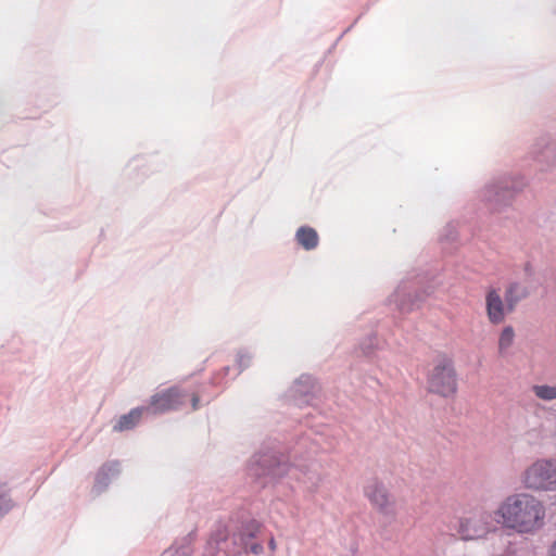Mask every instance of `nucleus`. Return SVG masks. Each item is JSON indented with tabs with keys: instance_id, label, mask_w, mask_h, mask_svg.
<instances>
[{
	"instance_id": "nucleus-1",
	"label": "nucleus",
	"mask_w": 556,
	"mask_h": 556,
	"mask_svg": "<svg viewBox=\"0 0 556 556\" xmlns=\"http://www.w3.org/2000/svg\"><path fill=\"white\" fill-rule=\"evenodd\" d=\"M496 522L519 534H531L543 528L546 509L541 500L526 492L506 496L494 511Z\"/></svg>"
},
{
	"instance_id": "nucleus-2",
	"label": "nucleus",
	"mask_w": 556,
	"mask_h": 556,
	"mask_svg": "<svg viewBox=\"0 0 556 556\" xmlns=\"http://www.w3.org/2000/svg\"><path fill=\"white\" fill-rule=\"evenodd\" d=\"M527 186V179L519 173H505L491 178L479 190L480 201L491 210L501 212L511 205L514 199Z\"/></svg>"
},
{
	"instance_id": "nucleus-3",
	"label": "nucleus",
	"mask_w": 556,
	"mask_h": 556,
	"mask_svg": "<svg viewBox=\"0 0 556 556\" xmlns=\"http://www.w3.org/2000/svg\"><path fill=\"white\" fill-rule=\"evenodd\" d=\"M261 530V525L256 520H249L243 523L237 533L232 534V544L235 548H225L228 554L237 555L241 552H250L254 555H261L264 552V546L261 543L251 542ZM227 530L219 527L211 536L208 547L212 552L224 549L223 544L227 540Z\"/></svg>"
},
{
	"instance_id": "nucleus-4",
	"label": "nucleus",
	"mask_w": 556,
	"mask_h": 556,
	"mask_svg": "<svg viewBox=\"0 0 556 556\" xmlns=\"http://www.w3.org/2000/svg\"><path fill=\"white\" fill-rule=\"evenodd\" d=\"M526 489L532 491L556 490V458H541L533 462L521 475Z\"/></svg>"
},
{
	"instance_id": "nucleus-5",
	"label": "nucleus",
	"mask_w": 556,
	"mask_h": 556,
	"mask_svg": "<svg viewBox=\"0 0 556 556\" xmlns=\"http://www.w3.org/2000/svg\"><path fill=\"white\" fill-rule=\"evenodd\" d=\"M496 525L494 513L480 508L459 518L457 532L464 541L480 540L496 531Z\"/></svg>"
},
{
	"instance_id": "nucleus-6",
	"label": "nucleus",
	"mask_w": 556,
	"mask_h": 556,
	"mask_svg": "<svg viewBox=\"0 0 556 556\" xmlns=\"http://www.w3.org/2000/svg\"><path fill=\"white\" fill-rule=\"evenodd\" d=\"M536 286L534 268L531 263H526L522 275L506 286L504 296L508 312H513L519 302L527 299L536 289Z\"/></svg>"
},
{
	"instance_id": "nucleus-7",
	"label": "nucleus",
	"mask_w": 556,
	"mask_h": 556,
	"mask_svg": "<svg viewBox=\"0 0 556 556\" xmlns=\"http://www.w3.org/2000/svg\"><path fill=\"white\" fill-rule=\"evenodd\" d=\"M428 387L431 392L442 396H450L456 392V376L450 358L441 357L435 362L428 377Z\"/></svg>"
},
{
	"instance_id": "nucleus-8",
	"label": "nucleus",
	"mask_w": 556,
	"mask_h": 556,
	"mask_svg": "<svg viewBox=\"0 0 556 556\" xmlns=\"http://www.w3.org/2000/svg\"><path fill=\"white\" fill-rule=\"evenodd\" d=\"M187 393L178 387H173L151 396L150 404L143 406L146 413L153 415L176 410L182 406Z\"/></svg>"
},
{
	"instance_id": "nucleus-9",
	"label": "nucleus",
	"mask_w": 556,
	"mask_h": 556,
	"mask_svg": "<svg viewBox=\"0 0 556 556\" xmlns=\"http://www.w3.org/2000/svg\"><path fill=\"white\" fill-rule=\"evenodd\" d=\"M291 470V467L276 453H262L255 456L251 471L257 477L278 479Z\"/></svg>"
},
{
	"instance_id": "nucleus-10",
	"label": "nucleus",
	"mask_w": 556,
	"mask_h": 556,
	"mask_svg": "<svg viewBox=\"0 0 556 556\" xmlns=\"http://www.w3.org/2000/svg\"><path fill=\"white\" fill-rule=\"evenodd\" d=\"M364 494L380 514L384 516L395 515V501L382 482L378 480L369 481L364 489Z\"/></svg>"
},
{
	"instance_id": "nucleus-11",
	"label": "nucleus",
	"mask_w": 556,
	"mask_h": 556,
	"mask_svg": "<svg viewBox=\"0 0 556 556\" xmlns=\"http://www.w3.org/2000/svg\"><path fill=\"white\" fill-rule=\"evenodd\" d=\"M315 381L308 375H302L289 390V397L298 406L311 404L315 394Z\"/></svg>"
},
{
	"instance_id": "nucleus-12",
	"label": "nucleus",
	"mask_w": 556,
	"mask_h": 556,
	"mask_svg": "<svg viewBox=\"0 0 556 556\" xmlns=\"http://www.w3.org/2000/svg\"><path fill=\"white\" fill-rule=\"evenodd\" d=\"M485 309L488 319L493 325L502 324L509 313L506 300L495 289L489 290L485 295Z\"/></svg>"
},
{
	"instance_id": "nucleus-13",
	"label": "nucleus",
	"mask_w": 556,
	"mask_h": 556,
	"mask_svg": "<svg viewBox=\"0 0 556 556\" xmlns=\"http://www.w3.org/2000/svg\"><path fill=\"white\" fill-rule=\"evenodd\" d=\"M413 291L410 283L402 282L390 296V302L403 313L410 312L419 305L420 301V296L418 294L413 295Z\"/></svg>"
},
{
	"instance_id": "nucleus-14",
	"label": "nucleus",
	"mask_w": 556,
	"mask_h": 556,
	"mask_svg": "<svg viewBox=\"0 0 556 556\" xmlns=\"http://www.w3.org/2000/svg\"><path fill=\"white\" fill-rule=\"evenodd\" d=\"M121 472L119 463L118 462H108L105 463L97 472L96 480L93 484L92 491L97 494H100L111 483V481L118 477Z\"/></svg>"
},
{
	"instance_id": "nucleus-15",
	"label": "nucleus",
	"mask_w": 556,
	"mask_h": 556,
	"mask_svg": "<svg viewBox=\"0 0 556 556\" xmlns=\"http://www.w3.org/2000/svg\"><path fill=\"white\" fill-rule=\"evenodd\" d=\"M317 468L318 465L316 463H309L308 465H299L292 470H299L302 473V477H295L306 484L309 490L315 491L321 482V476Z\"/></svg>"
},
{
	"instance_id": "nucleus-16",
	"label": "nucleus",
	"mask_w": 556,
	"mask_h": 556,
	"mask_svg": "<svg viewBox=\"0 0 556 556\" xmlns=\"http://www.w3.org/2000/svg\"><path fill=\"white\" fill-rule=\"evenodd\" d=\"M144 413L146 408L143 406L132 408L128 414L119 417L118 421L114 425L113 430L121 432L132 429L138 425Z\"/></svg>"
},
{
	"instance_id": "nucleus-17",
	"label": "nucleus",
	"mask_w": 556,
	"mask_h": 556,
	"mask_svg": "<svg viewBox=\"0 0 556 556\" xmlns=\"http://www.w3.org/2000/svg\"><path fill=\"white\" fill-rule=\"evenodd\" d=\"M515 339L516 333L513 326H505L498 336L497 342V352L501 357L510 355Z\"/></svg>"
},
{
	"instance_id": "nucleus-18",
	"label": "nucleus",
	"mask_w": 556,
	"mask_h": 556,
	"mask_svg": "<svg viewBox=\"0 0 556 556\" xmlns=\"http://www.w3.org/2000/svg\"><path fill=\"white\" fill-rule=\"evenodd\" d=\"M295 239L305 250H313L318 245V235L315 229L308 226H302L296 230Z\"/></svg>"
},
{
	"instance_id": "nucleus-19",
	"label": "nucleus",
	"mask_w": 556,
	"mask_h": 556,
	"mask_svg": "<svg viewBox=\"0 0 556 556\" xmlns=\"http://www.w3.org/2000/svg\"><path fill=\"white\" fill-rule=\"evenodd\" d=\"M531 392L540 401H556V384L536 383L531 387Z\"/></svg>"
},
{
	"instance_id": "nucleus-20",
	"label": "nucleus",
	"mask_w": 556,
	"mask_h": 556,
	"mask_svg": "<svg viewBox=\"0 0 556 556\" xmlns=\"http://www.w3.org/2000/svg\"><path fill=\"white\" fill-rule=\"evenodd\" d=\"M13 507V502L7 490L0 485V517L9 513Z\"/></svg>"
},
{
	"instance_id": "nucleus-21",
	"label": "nucleus",
	"mask_w": 556,
	"mask_h": 556,
	"mask_svg": "<svg viewBox=\"0 0 556 556\" xmlns=\"http://www.w3.org/2000/svg\"><path fill=\"white\" fill-rule=\"evenodd\" d=\"M251 361H252V354L242 349V350H239L238 353H237V357H236V364L239 368V371H242L243 369L248 368L251 364Z\"/></svg>"
},
{
	"instance_id": "nucleus-22",
	"label": "nucleus",
	"mask_w": 556,
	"mask_h": 556,
	"mask_svg": "<svg viewBox=\"0 0 556 556\" xmlns=\"http://www.w3.org/2000/svg\"><path fill=\"white\" fill-rule=\"evenodd\" d=\"M170 556H190L189 547H179L172 552Z\"/></svg>"
},
{
	"instance_id": "nucleus-23",
	"label": "nucleus",
	"mask_w": 556,
	"mask_h": 556,
	"mask_svg": "<svg viewBox=\"0 0 556 556\" xmlns=\"http://www.w3.org/2000/svg\"><path fill=\"white\" fill-rule=\"evenodd\" d=\"M268 547L271 552H275L277 549V543L274 539V536H271L268 541Z\"/></svg>"
},
{
	"instance_id": "nucleus-24",
	"label": "nucleus",
	"mask_w": 556,
	"mask_h": 556,
	"mask_svg": "<svg viewBox=\"0 0 556 556\" xmlns=\"http://www.w3.org/2000/svg\"><path fill=\"white\" fill-rule=\"evenodd\" d=\"M548 556H556V540L552 543L548 548Z\"/></svg>"
},
{
	"instance_id": "nucleus-25",
	"label": "nucleus",
	"mask_w": 556,
	"mask_h": 556,
	"mask_svg": "<svg viewBox=\"0 0 556 556\" xmlns=\"http://www.w3.org/2000/svg\"><path fill=\"white\" fill-rule=\"evenodd\" d=\"M191 402H192V408L198 409L199 408V396L193 395Z\"/></svg>"
},
{
	"instance_id": "nucleus-26",
	"label": "nucleus",
	"mask_w": 556,
	"mask_h": 556,
	"mask_svg": "<svg viewBox=\"0 0 556 556\" xmlns=\"http://www.w3.org/2000/svg\"><path fill=\"white\" fill-rule=\"evenodd\" d=\"M369 341H370V344L367 349L364 350V353L365 354H368L370 352V349L374 346L375 342H376V338H369Z\"/></svg>"
},
{
	"instance_id": "nucleus-27",
	"label": "nucleus",
	"mask_w": 556,
	"mask_h": 556,
	"mask_svg": "<svg viewBox=\"0 0 556 556\" xmlns=\"http://www.w3.org/2000/svg\"><path fill=\"white\" fill-rule=\"evenodd\" d=\"M553 504L556 506V494L554 495V502Z\"/></svg>"
}]
</instances>
